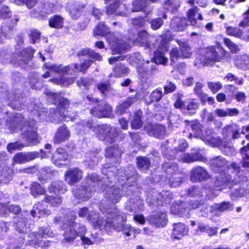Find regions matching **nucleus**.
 Listing matches in <instances>:
<instances>
[{"mask_svg":"<svg viewBox=\"0 0 249 249\" xmlns=\"http://www.w3.org/2000/svg\"><path fill=\"white\" fill-rule=\"evenodd\" d=\"M62 229L65 230L63 233L64 241L67 243L72 242L77 237V233L73 230L72 221L66 220L63 225Z\"/></svg>","mask_w":249,"mask_h":249,"instance_id":"5701e85b","label":"nucleus"},{"mask_svg":"<svg viewBox=\"0 0 249 249\" xmlns=\"http://www.w3.org/2000/svg\"><path fill=\"white\" fill-rule=\"evenodd\" d=\"M46 192L45 189L42 188L40 184L34 182L31 187V193L35 197L39 195H43Z\"/></svg>","mask_w":249,"mask_h":249,"instance_id":"6e6d98bb","label":"nucleus"},{"mask_svg":"<svg viewBox=\"0 0 249 249\" xmlns=\"http://www.w3.org/2000/svg\"><path fill=\"white\" fill-rule=\"evenodd\" d=\"M185 104V112L184 113L186 114H194L198 107V103L194 100H190Z\"/></svg>","mask_w":249,"mask_h":249,"instance_id":"13d9d810","label":"nucleus"},{"mask_svg":"<svg viewBox=\"0 0 249 249\" xmlns=\"http://www.w3.org/2000/svg\"><path fill=\"white\" fill-rule=\"evenodd\" d=\"M182 176L183 175L179 173L175 174L174 176L170 177L168 179L170 186L173 187H177L179 186L182 181Z\"/></svg>","mask_w":249,"mask_h":249,"instance_id":"680f3d73","label":"nucleus"},{"mask_svg":"<svg viewBox=\"0 0 249 249\" xmlns=\"http://www.w3.org/2000/svg\"><path fill=\"white\" fill-rule=\"evenodd\" d=\"M202 87L203 85L202 83L196 82L194 89V92L202 101H205L207 98V94L201 90Z\"/></svg>","mask_w":249,"mask_h":249,"instance_id":"69168bd1","label":"nucleus"},{"mask_svg":"<svg viewBox=\"0 0 249 249\" xmlns=\"http://www.w3.org/2000/svg\"><path fill=\"white\" fill-rule=\"evenodd\" d=\"M70 132L65 125L59 127L55 134L54 142L56 143H60L67 141L70 137Z\"/></svg>","mask_w":249,"mask_h":249,"instance_id":"cd10ccee","label":"nucleus"},{"mask_svg":"<svg viewBox=\"0 0 249 249\" xmlns=\"http://www.w3.org/2000/svg\"><path fill=\"white\" fill-rule=\"evenodd\" d=\"M235 64L238 68L249 69V57L247 55L238 56L235 59Z\"/></svg>","mask_w":249,"mask_h":249,"instance_id":"4c0bfd02","label":"nucleus"},{"mask_svg":"<svg viewBox=\"0 0 249 249\" xmlns=\"http://www.w3.org/2000/svg\"><path fill=\"white\" fill-rule=\"evenodd\" d=\"M200 202L196 201L194 203H192L189 208L185 207L186 206L185 203H182L179 202L178 203H174L171 207V211L172 213L175 214H180L182 216H186L185 212L187 210H189L191 209H196L199 207Z\"/></svg>","mask_w":249,"mask_h":249,"instance_id":"6ab92c4d","label":"nucleus"},{"mask_svg":"<svg viewBox=\"0 0 249 249\" xmlns=\"http://www.w3.org/2000/svg\"><path fill=\"white\" fill-rule=\"evenodd\" d=\"M83 178V171L78 168H70L65 173V180L71 185L79 182Z\"/></svg>","mask_w":249,"mask_h":249,"instance_id":"f3484780","label":"nucleus"},{"mask_svg":"<svg viewBox=\"0 0 249 249\" xmlns=\"http://www.w3.org/2000/svg\"><path fill=\"white\" fill-rule=\"evenodd\" d=\"M85 9V5H79L77 7L71 9L70 11V15L72 19H77L84 12Z\"/></svg>","mask_w":249,"mask_h":249,"instance_id":"e2e57ef3","label":"nucleus"},{"mask_svg":"<svg viewBox=\"0 0 249 249\" xmlns=\"http://www.w3.org/2000/svg\"><path fill=\"white\" fill-rule=\"evenodd\" d=\"M53 173V172L49 167L42 168L38 171V179L41 181L46 180L51 176Z\"/></svg>","mask_w":249,"mask_h":249,"instance_id":"5fc2aeb1","label":"nucleus"},{"mask_svg":"<svg viewBox=\"0 0 249 249\" xmlns=\"http://www.w3.org/2000/svg\"><path fill=\"white\" fill-rule=\"evenodd\" d=\"M233 209L232 205L229 202H223L221 204H214L212 206H206L205 210H207L205 213H202L203 216L207 215V213L210 212L212 215L219 216L221 212L225 211H230Z\"/></svg>","mask_w":249,"mask_h":249,"instance_id":"dca6fc26","label":"nucleus"},{"mask_svg":"<svg viewBox=\"0 0 249 249\" xmlns=\"http://www.w3.org/2000/svg\"><path fill=\"white\" fill-rule=\"evenodd\" d=\"M93 61L91 60H86L80 65L71 64L64 66L62 65H57L50 63H46L44 66L49 70L42 75L43 77L48 78L51 76L50 72H54L61 76L57 78L50 80L54 83L63 87H68L73 83L75 78L73 77H68L67 74L72 75L79 71L85 72L87 70L91 65Z\"/></svg>","mask_w":249,"mask_h":249,"instance_id":"f03ea898","label":"nucleus"},{"mask_svg":"<svg viewBox=\"0 0 249 249\" xmlns=\"http://www.w3.org/2000/svg\"><path fill=\"white\" fill-rule=\"evenodd\" d=\"M107 4L106 13L107 15H112L117 12L120 6V0H104Z\"/></svg>","mask_w":249,"mask_h":249,"instance_id":"f704fd0d","label":"nucleus"},{"mask_svg":"<svg viewBox=\"0 0 249 249\" xmlns=\"http://www.w3.org/2000/svg\"><path fill=\"white\" fill-rule=\"evenodd\" d=\"M115 171H116V167H108L107 165H106L105 169L102 170L103 173L107 176L106 178L109 182V185L111 183L109 179H112V177H113L114 179L118 178V185H121L122 187V190L116 185H111L109 187V184L107 183V187L106 188L105 196L107 200L112 203H116L120 201L124 192L127 195H130V193L128 192L132 190L131 189L132 186H133L132 183H134L137 178L136 171L132 166H129L127 171H125V172L124 173V176H123L124 170H117V175L114 176Z\"/></svg>","mask_w":249,"mask_h":249,"instance_id":"f257e3e1","label":"nucleus"},{"mask_svg":"<svg viewBox=\"0 0 249 249\" xmlns=\"http://www.w3.org/2000/svg\"><path fill=\"white\" fill-rule=\"evenodd\" d=\"M178 159L183 162L190 163L196 161L205 162L206 159L201 154L198 152L195 153H185L182 155L179 154L177 156Z\"/></svg>","mask_w":249,"mask_h":249,"instance_id":"b1692460","label":"nucleus"},{"mask_svg":"<svg viewBox=\"0 0 249 249\" xmlns=\"http://www.w3.org/2000/svg\"><path fill=\"white\" fill-rule=\"evenodd\" d=\"M68 159V154L63 148H57L56 152L52 156V160L53 163L57 166L61 167L64 165L63 162L65 161Z\"/></svg>","mask_w":249,"mask_h":249,"instance_id":"bb28decb","label":"nucleus"},{"mask_svg":"<svg viewBox=\"0 0 249 249\" xmlns=\"http://www.w3.org/2000/svg\"><path fill=\"white\" fill-rule=\"evenodd\" d=\"M41 237L35 232L30 233L27 238V244L31 246H34L35 248L41 246V240L39 239Z\"/></svg>","mask_w":249,"mask_h":249,"instance_id":"c03bdc74","label":"nucleus"},{"mask_svg":"<svg viewBox=\"0 0 249 249\" xmlns=\"http://www.w3.org/2000/svg\"><path fill=\"white\" fill-rule=\"evenodd\" d=\"M187 25V21L186 18L175 17L173 18L170 23L172 28L177 31H182Z\"/></svg>","mask_w":249,"mask_h":249,"instance_id":"7c9ffc66","label":"nucleus"},{"mask_svg":"<svg viewBox=\"0 0 249 249\" xmlns=\"http://www.w3.org/2000/svg\"><path fill=\"white\" fill-rule=\"evenodd\" d=\"M48 189L50 193H63L66 191V189L64 188L63 183L61 181H55L52 183Z\"/></svg>","mask_w":249,"mask_h":249,"instance_id":"603ef678","label":"nucleus"},{"mask_svg":"<svg viewBox=\"0 0 249 249\" xmlns=\"http://www.w3.org/2000/svg\"><path fill=\"white\" fill-rule=\"evenodd\" d=\"M214 113L218 117H225L237 116L239 113V111L235 108H216L214 110Z\"/></svg>","mask_w":249,"mask_h":249,"instance_id":"72a5a7b5","label":"nucleus"},{"mask_svg":"<svg viewBox=\"0 0 249 249\" xmlns=\"http://www.w3.org/2000/svg\"><path fill=\"white\" fill-rule=\"evenodd\" d=\"M19 19L18 16H14L10 20L7 21L6 23H4L2 27H0V42L5 38L11 37Z\"/></svg>","mask_w":249,"mask_h":249,"instance_id":"2eb2a0df","label":"nucleus"},{"mask_svg":"<svg viewBox=\"0 0 249 249\" xmlns=\"http://www.w3.org/2000/svg\"><path fill=\"white\" fill-rule=\"evenodd\" d=\"M148 35L146 31H141L137 35L136 38H133L129 37L128 40L125 41V38L123 37L122 39H120V43L119 46L121 43H128V47L125 49L122 53H124L125 50H128L130 48V46L131 43L135 44L137 45H141L146 47L150 50V51L154 49L156 46L152 44H151L149 42Z\"/></svg>","mask_w":249,"mask_h":249,"instance_id":"4468645a","label":"nucleus"},{"mask_svg":"<svg viewBox=\"0 0 249 249\" xmlns=\"http://www.w3.org/2000/svg\"><path fill=\"white\" fill-rule=\"evenodd\" d=\"M142 113L141 111L139 110L135 113L133 119L131 121V127L134 129L140 128L142 125Z\"/></svg>","mask_w":249,"mask_h":249,"instance_id":"a19ab883","label":"nucleus"},{"mask_svg":"<svg viewBox=\"0 0 249 249\" xmlns=\"http://www.w3.org/2000/svg\"><path fill=\"white\" fill-rule=\"evenodd\" d=\"M191 128L193 133H190L189 136V138H191L193 135H194V137L195 138H201L202 133L201 124L197 122L194 123L191 125Z\"/></svg>","mask_w":249,"mask_h":249,"instance_id":"bf43d9fd","label":"nucleus"},{"mask_svg":"<svg viewBox=\"0 0 249 249\" xmlns=\"http://www.w3.org/2000/svg\"><path fill=\"white\" fill-rule=\"evenodd\" d=\"M45 201L50 203L53 207H58L61 204L62 199L60 196H47L45 197Z\"/></svg>","mask_w":249,"mask_h":249,"instance_id":"0e129e2a","label":"nucleus"},{"mask_svg":"<svg viewBox=\"0 0 249 249\" xmlns=\"http://www.w3.org/2000/svg\"><path fill=\"white\" fill-rule=\"evenodd\" d=\"M130 63L138 65L137 66L144 65V62H146L147 64H149V60L145 59L144 56H142L139 53H135L133 56L130 58Z\"/></svg>","mask_w":249,"mask_h":249,"instance_id":"de8ad7c7","label":"nucleus"},{"mask_svg":"<svg viewBox=\"0 0 249 249\" xmlns=\"http://www.w3.org/2000/svg\"><path fill=\"white\" fill-rule=\"evenodd\" d=\"M107 219L104 230L107 231H110L115 230L117 231H122L123 234L126 237L133 235L135 237L136 235L141 232L139 228H134L130 225L124 224L126 220V217L123 213L119 211L115 207H111V211L107 213Z\"/></svg>","mask_w":249,"mask_h":249,"instance_id":"423d86ee","label":"nucleus"},{"mask_svg":"<svg viewBox=\"0 0 249 249\" xmlns=\"http://www.w3.org/2000/svg\"><path fill=\"white\" fill-rule=\"evenodd\" d=\"M137 164L140 170L145 171L148 169L151 165V162L147 157H138L137 158Z\"/></svg>","mask_w":249,"mask_h":249,"instance_id":"a18cd8bd","label":"nucleus"},{"mask_svg":"<svg viewBox=\"0 0 249 249\" xmlns=\"http://www.w3.org/2000/svg\"><path fill=\"white\" fill-rule=\"evenodd\" d=\"M163 96L162 89L159 88L153 91L149 96V100L146 99V104H150L154 102L159 101Z\"/></svg>","mask_w":249,"mask_h":249,"instance_id":"79ce46f5","label":"nucleus"},{"mask_svg":"<svg viewBox=\"0 0 249 249\" xmlns=\"http://www.w3.org/2000/svg\"><path fill=\"white\" fill-rule=\"evenodd\" d=\"M91 235V238L86 237L85 235L80 237L82 245L84 246L85 248H87L86 246H89L94 244H98L103 241L102 239H98L96 236H93V234Z\"/></svg>","mask_w":249,"mask_h":249,"instance_id":"3c124183","label":"nucleus"},{"mask_svg":"<svg viewBox=\"0 0 249 249\" xmlns=\"http://www.w3.org/2000/svg\"><path fill=\"white\" fill-rule=\"evenodd\" d=\"M222 55L218 54L216 47L212 46L209 47L201 51V55L199 58H196L195 64L197 67L201 66H208L217 62L221 61L223 57L228 53L224 50H222Z\"/></svg>","mask_w":249,"mask_h":249,"instance_id":"9b49d317","label":"nucleus"},{"mask_svg":"<svg viewBox=\"0 0 249 249\" xmlns=\"http://www.w3.org/2000/svg\"><path fill=\"white\" fill-rule=\"evenodd\" d=\"M224 175L220 174L218 176L216 177V180L214 182V187L216 190H222L226 188L227 186H229V182L227 178L224 177Z\"/></svg>","mask_w":249,"mask_h":249,"instance_id":"e433bc0d","label":"nucleus"},{"mask_svg":"<svg viewBox=\"0 0 249 249\" xmlns=\"http://www.w3.org/2000/svg\"><path fill=\"white\" fill-rule=\"evenodd\" d=\"M171 39L170 34L162 35L158 38L157 41L159 44L156 51L154 52V57L149 60L148 64L144 62V65L137 66V72L140 77L145 78L152 75L157 69V64H167L168 58L164 54L168 51Z\"/></svg>","mask_w":249,"mask_h":249,"instance_id":"20e7f679","label":"nucleus"},{"mask_svg":"<svg viewBox=\"0 0 249 249\" xmlns=\"http://www.w3.org/2000/svg\"><path fill=\"white\" fill-rule=\"evenodd\" d=\"M242 156V165L243 167L249 168V143L240 149Z\"/></svg>","mask_w":249,"mask_h":249,"instance_id":"58836bf2","label":"nucleus"},{"mask_svg":"<svg viewBox=\"0 0 249 249\" xmlns=\"http://www.w3.org/2000/svg\"><path fill=\"white\" fill-rule=\"evenodd\" d=\"M56 9V5L54 4L48 2L39 6L37 10V13L41 14H50L54 12Z\"/></svg>","mask_w":249,"mask_h":249,"instance_id":"ea45409f","label":"nucleus"},{"mask_svg":"<svg viewBox=\"0 0 249 249\" xmlns=\"http://www.w3.org/2000/svg\"><path fill=\"white\" fill-rule=\"evenodd\" d=\"M74 231L77 233V236L80 237L85 235L87 232V228L86 226L81 223H78L72 221Z\"/></svg>","mask_w":249,"mask_h":249,"instance_id":"052dcab7","label":"nucleus"},{"mask_svg":"<svg viewBox=\"0 0 249 249\" xmlns=\"http://www.w3.org/2000/svg\"><path fill=\"white\" fill-rule=\"evenodd\" d=\"M143 204L142 201H138L136 203H133L130 206H126V208L131 212L137 213L143 210Z\"/></svg>","mask_w":249,"mask_h":249,"instance_id":"774afa93","label":"nucleus"},{"mask_svg":"<svg viewBox=\"0 0 249 249\" xmlns=\"http://www.w3.org/2000/svg\"><path fill=\"white\" fill-rule=\"evenodd\" d=\"M86 100V102H89V104L97 105L90 109L91 114L98 118L110 116L112 109L109 104L104 101L99 102L98 100L93 98L91 94L87 95Z\"/></svg>","mask_w":249,"mask_h":249,"instance_id":"ddd939ff","label":"nucleus"},{"mask_svg":"<svg viewBox=\"0 0 249 249\" xmlns=\"http://www.w3.org/2000/svg\"><path fill=\"white\" fill-rule=\"evenodd\" d=\"M240 128L236 124L229 125L223 129V134L225 137L231 136L232 139H236L240 136Z\"/></svg>","mask_w":249,"mask_h":249,"instance_id":"c756f323","label":"nucleus"},{"mask_svg":"<svg viewBox=\"0 0 249 249\" xmlns=\"http://www.w3.org/2000/svg\"><path fill=\"white\" fill-rule=\"evenodd\" d=\"M188 147V144L185 140H179L178 148L170 150V151L165 154V158L169 160L176 159L179 154V153L184 152Z\"/></svg>","mask_w":249,"mask_h":249,"instance_id":"393cba45","label":"nucleus"},{"mask_svg":"<svg viewBox=\"0 0 249 249\" xmlns=\"http://www.w3.org/2000/svg\"><path fill=\"white\" fill-rule=\"evenodd\" d=\"M101 213L97 214L95 212H89L88 208L83 207L81 208L78 212V215L82 217H87L88 220L96 229L104 230V226L107 219V213L111 211V208L108 207V205L105 206L103 203L100 205Z\"/></svg>","mask_w":249,"mask_h":249,"instance_id":"1a4fd4ad","label":"nucleus"},{"mask_svg":"<svg viewBox=\"0 0 249 249\" xmlns=\"http://www.w3.org/2000/svg\"><path fill=\"white\" fill-rule=\"evenodd\" d=\"M75 129L78 134L87 132L88 129H91L95 133L96 137L106 144L114 142L118 136V132L115 127L107 124L93 126L92 120L81 121L75 124Z\"/></svg>","mask_w":249,"mask_h":249,"instance_id":"0eeeda50","label":"nucleus"},{"mask_svg":"<svg viewBox=\"0 0 249 249\" xmlns=\"http://www.w3.org/2000/svg\"><path fill=\"white\" fill-rule=\"evenodd\" d=\"M210 165L211 168L213 172L221 173L227 168L228 162L224 158L217 156L210 160Z\"/></svg>","mask_w":249,"mask_h":249,"instance_id":"4be33fe9","label":"nucleus"},{"mask_svg":"<svg viewBox=\"0 0 249 249\" xmlns=\"http://www.w3.org/2000/svg\"><path fill=\"white\" fill-rule=\"evenodd\" d=\"M64 19L60 16H54L49 19V24L51 27L56 29L61 28L63 26Z\"/></svg>","mask_w":249,"mask_h":249,"instance_id":"49530a36","label":"nucleus"},{"mask_svg":"<svg viewBox=\"0 0 249 249\" xmlns=\"http://www.w3.org/2000/svg\"><path fill=\"white\" fill-rule=\"evenodd\" d=\"M36 122L34 120L29 122L26 125L23 116L17 113L13 116L12 119L10 118V121H7L5 127L12 133L25 129L21 135L22 139L26 142L27 145H33L39 142L36 131L33 128Z\"/></svg>","mask_w":249,"mask_h":249,"instance_id":"39448f33","label":"nucleus"},{"mask_svg":"<svg viewBox=\"0 0 249 249\" xmlns=\"http://www.w3.org/2000/svg\"><path fill=\"white\" fill-rule=\"evenodd\" d=\"M188 232V229L184 224L180 222L174 223L171 237L173 239L179 240L186 235Z\"/></svg>","mask_w":249,"mask_h":249,"instance_id":"a878e982","label":"nucleus"},{"mask_svg":"<svg viewBox=\"0 0 249 249\" xmlns=\"http://www.w3.org/2000/svg\"><path fill=\"white\" fill-rule=\"evenodd\" d=\"M207 170L201 166H196L190 172V179L193 182L202 181L210 178Z\"/></svg>","mask_w":249,"mask_h":249,"instance_id":"aec40b11","label":"nucleus"},{"mask_svg":"<svg viewBox=\"0 0 249 249\" xmlns=\"http://www.w3.org/2000/svg\"><path fill=\"white\" fill-rule=\"evenodd\" d=\"M163 169L166 174V178L172 177L175 174L179 173L178 167L177 163L173 162H165L163 164Z\"/></svg>","mask_w":249,"mask_h":249,"instance_id":"2f4dec72","label":"nucleus"},{"mask_svg":"<svg viewBox=\"0 0 249 249\" xmlns=\"http://www.w3.org/2000/svg\"><path fill=\"white\" fill-rule=\"evenodd\" d=\"M178 44L180 46L181 57L189 58L192 54L190 47L183 42L179 41Z\"/></svg>","mask_w":249,"mask_h":249,"instance_id":"864d4df0","label":"nucleus"},{"mask_svg":"<svg viewBox=\"0 0 249 249\" xmlns=\"http://www.w3.org/2000/svg\"><path fill=\"white\" fill-rule=\"evenodd\" d=\"M46 94L48 96V100L52 101L53 103L57 106V108H53L50 110L49 115L46 108H42L37 113V118L40 121H51L53 123H59V121L64 120L69 121V120L73 121L75 114L71 115L69 111L66 110L69 105L67 99L62 97L60 94L46 91Z\"/></svg>","mask_w":249,"mask_h":249,"instance_id":"7ed1b4c3","label":"nucleus"},{"mask_svg":"<svg viewBox=\"0 0 249 249\" xmlns=\"http://www.w3.org/2000/svg\"><path fill=\"white\" fill-rule=\"evenodd\" d=\"M199 11V9L196 6H194L193 8L190 9L187 13L188 20L191 24L193 26L199 27L196 21V18L197 14H198V19L202 20L203 19L202 15L198 13Z\"/></svg>","mask_w":249,"mask_h":249,"instance_id":"c85d7f7f","label":"nucleus"},{"mask_svg":"<svg viewBox=\"0 0 249 249\" xmlns=\"http://www.w3.org/2000/svg\"><path fill=\"white\" fill-rule=\"evenodd\" d=\"M123 153V151L119 148L118 145H113L106 148L105 156L108 158H114L118 161Z\"/></svg>","mask_w":249,"mask_h":249,"instance_id":"473e14b6","label":"nucleus"},{"mask_svg":"<svg viewBox=\"0 0 249 249\" xmlns=\"http://www.w3.org/2000/svg\"><path fill=\"white\" fill-rule=\"evenodd\" d=\"M31 213L33 217L37 216L38 217H41L49 214L47 211L42 208L41 203H38L35 205L33 210L31 212Z\"/></svg>","mask_w":249,"mask_h":249,"instance_id":"8fccbe9b","label":"nucleus"},{"mask_svg":"<svg viewBox=\"0 0 249 249\" xmlns=\"http://www.w3.org/2000/svg\"><path fill=\"white\" fill-rule=\"evenodd\" d=\"M102 182L103 180H100L96 174H89L82 182L81 187H75L72 189V194L77 199L83 201H87L92 193L97 189V187L102 185Z\"/></svg>","mask_w":249,"mask_h":249,"instance_id":"6e6552de","label":"nucleus"},{"mask_svg":"<svg viewBox=\"0 0 249 249\" xmlns=\"http://www.w3.org/2000/svg\"><path fill=\"white\" fill-rule=\"evenodd\" d=\"M129 70L124 65L121 63L118 64L113 69L111 75L115 77H121L127 74Z\"/></svg>","mask_w":249,"mask_h":249,"instance_id":"37998d69","label":"nucleus"},{"mask_svg":"<svg viewBox=\"0 0 249 249\" xmlns=\"http://www.w3.org/2000/svg\"><path fill=\"white\" fill-rule=\"evenodd\" d=\"M147 6L146 0H134L132 2V12L142 11Z\"/></svg>","mask_w":249,"mask_h":249,"instance_id":"4d7b16f0","label":"nucleus"},{"mask_svg":"<svg viewBox=\"0 0 249 249\" xmlns=\"http://www.w3.org/2000/svg\"><path fill=\"white\" fill-rule=\"evenodd\" d=\"M35 51L31 47H28L14 53L12 57L10 54L1 53L0 56L3 63H13L15 64L22 65L27 64L31 59Z\"/></svg>","mask_w":249,"mask_h":249,"instance_id":"f8f14e48","label":"nucleus"},{"mask_svg":"<svg viewBox=\"0 0 249 249\" xmlns=\"http://www.w3.org/2000/svg\"><path fill=\"white\" fill-rule=\"evenodd\" d=\"M42 153H43V150H40L41 155L40 153L35 151L28 153L20 152L14 156L13 161L14 163H23L38 157L45 158V156L42 155Z\"/></svg>","mask_w":249,"mask_h":249,"instance_id":"a211bd4d","label":"nucleus"},{"mask_svg":"<svg viewBox=\"0 0 249 249\" xmlns=\"http://www.w3.org/2000/svg\"><path fill=\"white\" fill-rule=\"evenodd\" d=\"M149 223L157 228L164 227L167 223V214L164 212H159L148 218Z\"/></svg>","mask_w":249,"mask_h":249,"instance_id":"412c9836","label":"nucleus"},{"mask_svg":"<svg viewBox=\"0 0 249 249\" xmlns=\"http://www.w3.org/2000/svg\"><path fill=\"white\" fill-rule=\"evenodd\" d=\"M93 36H106L107 40L110 45L113 53H121L128 47V43H121L120 39L115 37L113 33L109 32V28L103 22H100L93 30Z\"/></svg>","mask_w":249,"mask_h":249,"instance_id":"9d476101","label":"nucleus"},{"mask_svg":"<svg viewBox=\"0 0 249 249\" xmlns=\"http://www.w3.org/2000/svg\"><path fill=\"white\" fill-rule=\"evenodd\" d=\"M149 135L159 139H162L165 135V127L160 124H156L152 126V129L148 132Z\"/></svg>","mask_w":249,"mask_h":249,"instance_id":"c9c22d12","label":"nucleus"},{"mask_svg":"<svg viewBox=\"0 0 249 249\" xmlns=\"http://www.w3.org/2000/svg\"><path fill=\"white\" fill-rule=\"evenodd\" d=\"M12 170L9 167H4L0 173V182L6 183L12 179Z\"/></svg>","mask_w":249,"mask_h":249,"instance_id":"09e8293b","label":"nucleus"},{"mask_svg":"<svg viewBox=\"0 0 249 249\" xmlns=\"http://www.w3.org/2000/svg\"><path fill=\"white\" fill-rule=\"evenodd\" d=\"M249 194V190L244 188H236L234 191L231 193V196L232 199H236L238 197L246 196Z\"/></svg>","mask_w":249,"mask_h":249,"instance_id":"338daca9","label":"nucleus"}]
</instances>
